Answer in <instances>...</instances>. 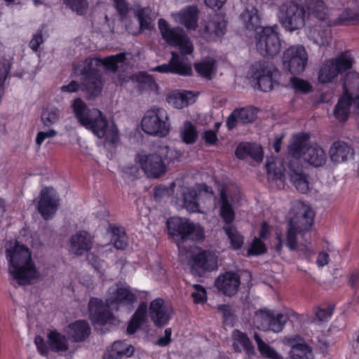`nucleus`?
<instances>
[{
	"label": "nucleus",
	"mask_w": 359,
	"mask_h": 359,
	"mask_svg": "<svg viewBox=\"0 0 359 359\" xmlns=\"http://www.w3.org/2000/svg\"><path fill=\"white\" fill-rule=\"evenodd\" d=\"M56 135L57 131L52 128L49 129L48 131L39 132L36 137V142L40 146L46 138H52Z\"/></svg>",
	"instance_id": "obj_60"
},
{
	"label": "nucleus",
	"mask_w": 359,
	"mask_h": 359,
	"mask_svg": "<svg viewBox=\"0 0 359 359\" xmlns=\"http://www.w3.org/2000/svg\"><path fill=\"white\" fill-rule=\"evenodd\" d=\"M254 338L257 343L258 350L263 357L269 359H283L281 355L268 344L265 343L258 334L255 333Z\"/></svg>",
	"instance_id": "obj_42"
},
{
	"label": "nucleus",
	"mask_w": 359,
	"mask_h": 359,
	"mask_svg": "<svg viewBox=\"0 0 359 359\" xmlns=\"http://www.w3.org/2000/svg\"><path fill=\"white\" fill-rule=\"evenodd\" d=\"M11 69V61L7 59H4L0 61V82H4L6 76H8Z\"/></svg>",
	"instance_id": "obj_59"
},
{
	"label": "nucleus",
	"mask_w": 359,
	"mask_h": 359,
	"mask_svg": "<svg viewBox=\"0 0 359 359\" xmlns=\"http://www.w3.org/2000/svg\"><path fill=\"white\" fill-rule=\"evenodd\" d=\"M353 154L352 148L346 142L337 141L330 149V156L332 162L339 163L347 161Z\"/></svg>",
	"instance_id": "obj_29"
},
{
	"label": "nucleus",
	"mask_w": 359,
	"mask_h": 359,
	"mask_svg": "<svg viewBox=\"0 0 359 359\" xmlns=\"http://www.w3.org/2000/svg\"><path fill=\"white\" fill-rule=\"evenodd\" d=\"M289 227L286 235V246L292 251L297 249V235L308 231L313 221L314 212L309 206L300 201L293 203Z\"/></svg>",
	"instance_id": "obj_3"
},
{
	"label": "nucleus",
	"mask_w": 359,
	"mask_h": 359,
	"mask_svg": "<svg viewBox=\"0 0 359 359\" xmlns=\"http://www.w3.org/2000/svg\"><path fill=\"white\" fill-rule=\"evenodd\" d=\"M243 26L249 30H256L260 26L261 17L257 8L248 3L240 15Z\"/></svg>",
	"instance_id": "obj_30"
},
{
	"label": "nucleus",
	"mask_w": 359,
	"mask_h": 359,
	"mask_svg": "<svg viewBox=\"0 0 359 359\" xmlns=\"http://www.w3.org/2000/svg\"><path fill=\"white\" fill-rule=\"evenodd\" d=\"M256 118V114L252 109L242 108L235 109L228 117L226 126L231 130L238 123L243 124L254 121Z\"/></svg>",
	"instance_id": "obj_28"
},
{
	"label": "nucleus",
	"mask_w": 359,
	"mask_h": 359,
	"mask_svg": "<svg viewBox=\"0 0 359 359\" xmlns=\"http://www.w3.org/2000/svg\"><path fill=\"white\" fill-rule=\"evenodd\" d=\"M34 344L37 348L38 351L42 355H46L48 353V348L46 346L43 339L41 336H36L34 338Z\"/></svg>",
	"instance_id": "obj_63"
},
{
	"label": "nucleus",
	"mask_w": 359,
	"mask_h": 359,
	"mask_svg": "<svg viewBox=\"0 0 359 359\" xmlns=\"http://www.w3.org/2000/svg\"><path fill=\"white\" fill-rule=\"evenodd\" d=\"M343 93L354 97V103L359 104V74L351 72L346 74L343 83Z\"/></svg>",
	"instance_id": "obj_32"
},
{
	"label": "nucleus",
	"mask_w": 359,
	"mask_h": 359,
	"mask_svg": "<svg viewBox=\"0 0 359 359\" xmlns=\"http://www.w3.org/2000/svg\"><path fill=\"white\" fill-rule=\"evenodd\" d=\"M151 13V11L149 8H139L137 10L135 15L137 18L142 29H149L152 28Z\"/></svg>",
	"instance_id": "obj_52"
},
{
	"label": "nucleus",
	"mask_w": 359,
	"mask_h": 359,
	"mask_svg": "<svg viewBox=\"0 0 359 359\" xmlns=\"http://www.w3.org/2000/svg\"><path fill=\"white\" fill-rule=\"evenodd\" d=\"M193 269L198 273L212 271L217 269V257L210 252H201L194 257Z\"/></svg>",
	"instance_id": "obj_27"
},
{
	"label": "nucleus",
	"mask_w": 359,
	"mask_h": 359,
	"mask_svg": "<svg viewBox=\"0 0 359 359\" xmlns=\"http://www.w3.org/2000/svg\"><path fill=\"white\" fill-rule=\"evenodd\" d=\"M282 62L284 69L290 73L299 74L305 69L308 55L304 46H292L283 52Z\"/></svg>",
	"instance_id": "obj_14"
},
{
	"label": "nucleus",
	"mask_w": 359,
	"mask_h": 359,
	"mask_svg": "<svg viewBox=\"0 0 359 359\" xmlns=\"http://www.w3.org/2000/svg\"><path fill=\"white\" fill-rule=\"evenodd\" d=\"M183 205L190 212H200L196 191L191 188H187L183 193Z\"/></svg>",
	"instance_id": "obj_40"
},
{
	"label": "nucleus",
	"mask_w": 359,
	"mask_h": 359,
	"mask_svg": "<svg viewBox=\"0 0 359 359\" xmlns=\"http://www.w3.org/2000/svg\"><path fill=\"white\" fill-rule=\"evenodd\" d=\"M137 300V295L130 287L125 283L111 286L106 297V305L111 310H118L120 306L132 305Z\"/></svg>",
	"instance_id": "obj_13"
},
{
	"label": "nucleus",
	"mask_w": 359,
	"mask_h": 359,
	"mask_svg": "<svg viewBox=\"0 0 359 359\" xmlns=\"http://www.w3.org/2000/svg\"><path fill=\"white\" fill-rule=\"evenodd\" d=\"M180 136L187 144H193L198 137V132L190 121H185L180 128Z\"/></svg>",
	"instance_id": "obj_46"
},
{
	"label": "nucleus",
	"mask_w": 359,
	"mask_h": 359,
	"mask_svg": "<svg viewBox=\"0 0 359 359\" xmlns=\"http://www.w3.org/2000/svg\"><path fill=\"white\" fill-rule=\"evenodd\" d=\"M202 137L204 140L205 144L208 145H214L218 140L216 131L213 130H205L203 133Z\"/></svg>",
	"instance_id": "obj_61"
},
{
	"label": "nucleus",
	"mask_w": 359,
	"mask_h": 359,
	"mask_svg": "<svg viewBox=\"0 0 359 359\" xmlns=\"http://www.w3.org/2000/svg\"><path fill=\"white\" fill-rule=\"evenodd\" d=\"M167 225L169 233L172 236H180L182 241H200L204 238L203 227L189 219L172 217L167 221Z\"/></svg>",
	"instance_id": "obj_10"
},
{
	"label": "nucleus",
	"mask_w": 359,
	"mask_h": 359,
	"mask_svg": "<svg viewBox=\"0 0 359 359\" xmlns=\"http://www.w3.org/2000/svg\"><path fill=\"white\" fill-rule=\"evenodd\" d=\"M156 150L161 156V159L165 162V165L166 163L169 164L170 163H173L179 160L182 156V153L180 151L174 148H170L165 144L158 145Z\"/></svg>",
	"instance_id": "obj_43"
},
{
	"label": "nucleus",
	"mask_w": 359,
	"mask_h": 359,
	"mask_svg": "<svg viewBox=\"0 0 359 359\" xmlns=\"http://www.w3.org/2000/svg\"><path fill=\"white\" fill-rule=\"evenodd\" d=\"M89 318L95 329L97 326L105 324L116 325V318L103 306L101 300L96 298L90 299L88 304Z\"/></svg>",
	"instance_id": "obj_18"
},
{
	"label": "nucleus",
	"mask_w": 359,
	"mask_h": 359,
	"mask_svg": "<svg viewBox=\"0 0 359 359\" xmlns=\"http://www.w3.org/2000/svg\"><path fill=\"white\" fill-rule=\"evenodd\" d=\"M60 119V111L55 107H47L41 115V121L44 127L50 128L52 125L58 122Z\"/></svg>",
	"instance_id": "obj_47"
},
{
	"label": "nucleus",
	"mask_w": 359,
	"mask_h": 359,
	"mask_svg": "<svg viewBox=\"0 0 359 359\" xmlns=\"http://www.w3.org/2000/svg\"><path fill=\"white\" fill-rule=\"evenodd\" d=\"M309 135L297 134L292 137V141L289 147L291 159L302 157L304 161L314 167H320L325 164L327 156L325 151L318 145H309Z\"/></svg>",
	"instance_id": "obj_4"
},
{
	"label": "nucleus",
	"mask_w": 359,
	"mask_h": 359,
	"mask_svg": "<svg viewBox=\"0 0 359 359\" xmlns=\"http://www.w3.org/2000/svg\"><path fill=\"white\" fill-rule=\"evenodd\" d=\"M226 235L229 240L232 248L235 250L242 247L244 243L243 236L238 231L233 225H225L223 227Z\"/></svg>",
	"instance_id": "obj_45"
},
{
	"label": "nucleus",
	"mask_w": 359,
	"mask_h": 359,
	"mask_svg": "<svg viewBox=\"0 0 359 359\" xmlns=\"http://www.w3.org/2000/svg\"><path fill=\"white\" fill-rule=\"evenodd\" d=\"M284 170L297 191L302 194L309 191L311 187L309 175L304 171L302 165L297 159H290Z\"/></svg>",
	"instance_id": "obj_16"
},
{
	"label": "nucleus",
	"mask_w": 359,
	"mask_h": 359,
	"mask_svg": "<svg viewBox=\"0 0 359 359\" xmlns=\"http://www.w3.org/2000/svg\"><path fill=\"white\" fill-rule=\"evenodd\" d=\"M232 347L236 352H241L243 350L250 351L253 349V346L248 336L238 330H233L232 333Z\"/></svg>",
	"instance_id": "obj_37"
},
{
	"label": "nucleus",
	"mask_w": 359,
	"mask_h": 359,
	"mask_svg": "<svg viewBox=\"0 0 359 359\" xmlns=\"http://www.w3.org/2000/svg\"><path fill=\"white\" fill-rule=\"evenodd\" d=\"M48 342L50 348L55 352H65L69 348L66 337L57 331L49 332Z\"/></svg>",
	"instance_id": "obj_36"
},
{
	"label": "nucleus",
	"mask_w": 359,
	"mask_h": 359,
	"mask_svg": "<svg viewBox=\"0 0 359 359\" xmlns=\"http://www.w3.org/2000/svg\"><path fill=\"white\" fill-rule=\"evenodd\" d=\"M264 243L259 239L255 238L250 248L248 249V254L249 255H259L266 252Z\"/></svg>",
	"instance_id": "obj_54"
},
{
	"label": "nucleus",
	"mask_w": 359,
	"mask_h": 359,
	"mask_svg": "<svg viewBox=\"0 0 359 359\" xmlns=\"http://www.w3.org/2000/svg\"><path fill=\"white\" fill-rule=\"evenodd\" d=\"M332 313L333 309L332 307L318 308L315 314L319 321L326 322L331 318Z\"/></svg>",
	"instance_id": "obj_57"
},
{
	"label": "nucleus",
	"mask_w": 359,
	"mask_h": 359,
	"mask_svg": "<svg viewBox=\"0 0 359 359\" xmlns=\"http://www.w3.org/2000/svg\"><path fill=\"white\" fill-rule=\"evenodd\" d=\"M251 144L248 143H241L240 144L235 151L236 156L240 158L243 159L245 157L248 156L249 150L250 149Z\"/></svg>",
	"instance_id": "obj_62"
},
{
	"label": "nucleus",
	"mask_w": 359,
	"mask_h": 359,
	"mask_svg": "<svg viewBox=\"0 0 359 359\" xmlns=\"http://www.w3.org/2000/svg\"><path fill=\"white\" fill-rule=\"evenodd\" d=\"M290 359H313L311 348L302 344L292 346L290 351Z\"/></svg>",
	"instance_id": "obj_48"
},
{
	"label": "nucleus",
	"mask_w": 359,
	"mask_h": 359,
	"mask_svg": "<svg viewBox=\"0 0 359 359\" xmlns=\"http://www.w3.org/2000/svg\"><path fill=\"white\" fill-rule=\"evenodd\" d=\"M192 98V93L189 91H175L167 96V102L169 104L177 109L187 107Z\"/></svg>",
	"instance_id": "obj_38"
},
{
	"label": "nucleus",
	"mask_w": 359,
	"mask_h": 359,
	"mask_svg": "<svg viewBox=\"0 0 359 359\" xmlns=\"http://www.w3.org/2000/svg\"><path fill=\"white\" fill-rule=\"evenodd\" d=\"M290 84L296 90L301 93H307L311 90V85L306 81L297 77L290 79Z\"/></svg>",
	"instance_id": "obj_53"
},
{
	"label": "nucleus",
	"mask_w": 359,
	"mask_h": 359,
	"mask_svg": "<svg viewBox=\"0 0 359 359\" xmlns=\"http://www.w3.org/2000/svg\"><path fill=\"white\" fill-rule=\"evenodd\" d=\"M148 312L149 318L158 327L167 325L171 318V312L161 298H156L151 302Z\"/></svg>",
	"instance_id": "obj_22"
},
{
	"label": "nucleus",
	"mask_w": 359,
	"mask_h": 359,
	"mask_svg": "<svg viewBox=\"0 0 359 359\" xmlns=\"http://www.w3.org/2000/svg\"><path fill=\"white\" fill-rule=\"evenodd\" d=\"M278 73V69L271 62L259 61L253 63L249 70V75L257 81L258 88L268 92L273 89V77Z\"/></svg>",
	"instance_id": "obj_11"
},
{
	"label": "nucleus",
	"mask_w": 359,
	"mask_h": 359,
	"mask_svg": "<svg viewBox=\"0 0 359 359\" xmlns=\"http://www.w3.org/2000/svg\"><path fill=\"white\" fill-rule=\"evenodd\" d=\"M152 70L161 73H172L182 76L190 75L192 72L190 65L184 61L183 56L175 52H172V57L168 63L156 66Z\"/></svg>",
	"instance_id": "obj_20"
},
{
	"label": "nucleus",
	"mask_w": 359,
	"mask_h": 359,
	"mask_svg": "<svg viewBox=\"0 0 359 359\" xmlns=\"http://www.w3.org/2000/svg\"><path fill=\"white\" fill-rule=\"evenodd\" d=\"M6 251L9 262L8 273L18 285L30 284L33 279L38 278L39 272L27 247L16 242Z\"/></svg>",
	"instance_id": "obj_2"
},
{
	"label": "nucleus",
	"mask_w": 359,
	"mask_h": 359,
	"mask_svg": "<svg viewBox=\"0 0 359 359\" xmlns=\"http://www.w3.org/2000/svg\"><path fill=\"white\" fill-rule=\"evenodd\" d=\"M354 97L343 93L335 105L333 114L339 121H346L351 113L352 105L359 111V104L354 103Z\"/></svg>",
	"instance_id": "obj_26"
},
{
	"label": "nucleus",
	"mask_w": 359,
	"mask_h": 359,
	"mask_svg": "<svg viewBox=\"0 0 359 359\" xmlns=\"http://www.w3.org/2000/svg\"><path fill=\"white\" fill-rule=\"evenodd\" d=\"M141 126L144 133L161 137L167 136L170 128L167 111L163 108L156 107L145 112Z\"/></svg>",
	"instance_id": "obj_7"
},
{
	"label": "nucleus",
	"mask_w": 359,
	"mask_h": 359,
	"mask_svg": "<svg viewBox=\"0 0 359 359\" xmlns=\"http://www.w3.org/2000/svg\"><path fill=\"white\" fill-rule=\"evenodd\" d=\"M67 333L74 341H83L89 336L90 328L86 321L77 320L69 325Z\"/></svg>",
	"instance_id": "obj_33"
},
{
	"label": "nucleus",
	"mask_w": 359,
	"mask_h": 359,
	"mask_svg": "<svg viewBox=\"0 0 359 359\" xmlns=\"http://www.w3.org/2000/svg\"><path fill=\"white\" fill-rule=\"evenodd\" d=\"M220 215L226 223V225H231L234 220V210L229 203V198L226 190L222 188L220 191Z\"/></svg>",
	"instance_id": "obj_35"
},
{
	"label": "nucleus",
	"mask_w": 359,
	"mask_h": 359,
	"mask_svg": "<svg viewBox=\"0 0 359 359\" xmlns=\"http://www.w3.org/2000/svg\"><path fill=\"white\" fill-rule=\"evenodd\" d=\"M241 284L240 276L234 272H226L215 280L216 287L227 296H233L238 290Z\"/></svg>",
	"instance_id": "obj_24"
},
{
	"label": "nucleus",
	"mask_w": 359,
	"mask_h": 359,
	"mask_svg": "<svg viewBox=\"0 0 359 359\" xmlns=\"http://www.w3.org/2000/svg\"><path fill=\"white\" fill-rule=\"evenodd\" d=\"M287 320V317L283 313H276L269 309H260L255 312L253 323L259 330L278 333L283 330Z\"/></svg>",
	"instance_id": "obj_12"
},
{
	"label": "nucleus",
	"mask_w": 359,
	"mask_h": 359,
	"mask_svg": "<svg viewBox=\"0 0 359 359\" xmlns=\"http://www.w3.org/2000/svg\"><path fill=\"white\" fill-rule=\"evenodd\" d=\"M226 22L224 17L220 14H215L210 20L205 22L203 27L200 29V35L207 41L214 40L216 37L224 35Z\"/></svg>",
	"instance_id": "obj_21"
},
{
	"label": "nucleus",
	"mask_w": 359,
	"mask_h": 359,
	"mask_svg": "<svg viewBox=\"0 0 359 359\" xmlns=\"http://www.w3.org/2000/svg\"><path fill=\"white\" fill-rule=\"evenodd\" d=\"M137 81L140 84V87L143 89L146 88L153 89L156 86V83L153 78L146 74H140L137 76Z\"/></svg>",
	"instance_id": "obj_56"
},
{
	"label": "nucleus",
	"mask_w": 359,
	"mask_h": 359,
	"mask_svg": "<svg viewBox=\"0 0 359 359\" xmlns=\"http://www.w3.org/2000/svg\"><path fill=\"white\" fill-rule=\"evenodd\" d=\"M71 107L79 123L90 130L98 138H104L105 142L114 145L118 140V131L113 122H109L97 109H88L79 97L72 101Z\"/></svg>",
	"instance_id": "obj_1"
},
{
	"label": "nucleus",
	"mask_w": 359,
	"mask_h": 359,
	"mask_svg": "<svg viewBox=\"0 0 359 359\" xmlns=\"http://www.w3.org/2000/svg\"><path fill=\"white\" fill-rule=\"evenodd\" d=\"M126 54L118 53L116 55H111L103 59L93 58L95 60L94 65H103L107 69L115 72L118 69V63L123 62L125 60Z\"/></svg>",
	"instance_id": "obj_39"
},
{
	"label": "nucleus",
	"mask_w": 359,
	"mask_h": 359,
	"mask_svg": "<svg viewBox=\"0 0 359 359\" xmlns=\"http://www.w3.org/2000/svg\"><path fill=\"white\" fill-rule=\"evenodd\" d=\"M194 287L195 291L192 292L191 297H193L195 303H202L206 301V292L205 288L200 285H194Z\"/></svg>",
	"instance_id": "obj_55"
},
{
	"label": "nucleus",
	"mask_w": 359,
	"mask_h": 359,
	"mask_svg": "<svg viewBox=\"0 0 359 359\" xmlns=\"http://www.w3.org/2000/svg\"><path fill=\"white\" fill-rule=\"evenodd\" d=\"M310 1L311 2L305 4L306 11L313 12L318 19L324 20L327 16V9L323 0H311Z\"/></svg>",
	"instance_id": "obj_49"
},
{
	"label": "nucleus",
	"mask_w": 359,
	"mask_h": 359,
	"mask_svg": "<svg viewBox=\"0 0 359 359\" xmlns=\"http://www.w3.org/2000/svg\"><path fill=\"white\" fill-rule=\"evenodd\" d=\"M147 309L148 307L147 303L142 302L140 304L128 325L127 332L128 334H134L137 329L146 322Z\"/></svg>",
	"instance_id": "obj_34"
},
{
	"label": "nucleus",
	"mask_w": 359,
	"mask_h": 359,
	"mask_svg": "<svg viewBox=\"0 0 359 359\" xmlns=\"http://www.w3.org/2000/svg\"><path fill=\"white\" fill-rule=\"evenodd\" d=\"M134 347L125 341H115L110 350L104 355V359H119L130 357L134 353Z\"/></svg>",
	"instance_id": "obj_31"
},
{
	"label": "nucleus",
	"mask_w": 359,
	"mask_h": 359,
	"mask_svg": "<svg viewBox=\"0 0 359 359\" xmlns=\"http://www.w3.org/2000/svg\"><path fill=\"white\" fill-rule=\"evenodd\" d=\"M268 175L270 178L273 180H279L283 182L285 177V172L281 162L276 160L272 161H268L266 164Z\"/></svg>",
	"instance_id": "obj_44"
},
{
	"label": "nucleus",
	"mask_w": 359,
	"mask_h": 359,
	"mask_svg": "<svg viewBox=\"0 0 359 359\" xmlns=\"http://www.w3.org/2000/svg\"><path fill=\"white\" fill-rule=\"evenodd\" d=\"M307 15L305 5L292 0L281 5L278 18L281 25L292 32L304 27Z\"/></svg>",
	"instance_id": "obj_6"
},
{
	"label": "nucleus",
	"mask_w": 359,
	"mask_h": 359,
	"mask_svg": "<svg viewBox=\"0 0 359 359\" xmlns=\"http://www.w3.org/2000/svg\"><path fill=\"white\" fill-rule=\"evenodd\" d=\"M95 60L89 57L74 67V73L81 76V90L88 93L89 99L98 96L102 90L101 73L94 67Z\"/></svg>",
	"instance_id": "obj_5"
},
{
	"label": "nucleus",
	"mask_w": 359,
	"mask_h": 359,
	"mask_svg": "<svg viewBox=\"0 0 359 359\" xmlns=\"http://www.w3.org/2000/svg\"><path fill=\"white\" fill-rule=\"evenodd\" d=\"M171 15L176 22L184 25L188 30H195L198 27V11L195 6H187Z\"/></svg>",
	"instance_id": "obj_25"
},
{
	"label": "nucleus",
	"mask_w": 359,
	"mask_h": 359,
	"mask_svg": "<svg viewBox=\"0 0 359 359\" xmlns=\"http://www.w3.org/2000/svg\"><path fill=\"white\" fill-rule=\"evenodd\" d=\"M353 58L347 53L326 60L318 71V81L322 83H331L339 74L351 68Z\"/></svg>",
	"instance_id": "obj_9"
},
{
	"label": "nucleus",
	"mask_w": 359,
	"mask_h": 359,
	"mask_svg": "<svg viewBox=\"0 0 359 359\" xmlns=\"http://www.w3.org/2000/svg\"><path fill=\"white\" fill-rule=\"evenodd\" d=\"M63 3L73 12L79 15L87 13L89 7L88 0H63Z\"/></svg>",
	"instance_id": "obj_50"
},
{
	"label": "nucleus",
	"mask_w": 359,
	"mask_h": 359,
	"mask_svg": "<svg viewBox=\"0 0 359 359\" xmlns=\"http://www.w3.org/2000/svg\"><path fill=\"white\" fill-rule=\"evenodd\" d=\"M331 39V32L330 29L323 30L321 33L318 32V36L314 39V41L319 46H326L329 43Z\"/></svg>",
	"instance_id": "obj_58"
},
{
	"label": "nucleus",
	"mask_w": 359,
	"mask_h": 359,
	"mask_svg": "<svg viewBox=\"0 0 359 359\" xmlns=\"http://www.w3.org/2000/svg\"><path fill=\"white\" fill-rule=\"evenodd\" d=\"M111 242L118 250H123L128 245V236L123 229L114 228L112 231Z\"/></svg>",
	"instance_id": "obj_51"
},
{
	"label": "nucleus",
	"mask_w": 359,
	"mask_h": 359,
	"mask_svg": "<svg viewBox=\"0 0 359 359\" xmlns=\"http://www.w3.org/2000/svg\"><path fill=\"white\" fill-rule=\"evenodd\" d=\"M59 205V198L51 188H44L41 191L38 210L45 219H49L56 212Z\"/></svg>",
	"instance_id": "obj_19"
},
{
	"label": "nucleus",
	"mask_w": 359,
	"mask_h": 359,
	"mask_svg": "<svg viewBox=\"0 0 359 359\" xmlns=\"http://www.w3.org/2000/svg\"><path fill=\"white\" fill-rule=\"evenodd\" d=\"M278 26L262 28L257 40L256 47L263 56H273L280 50V41L278 34Z\"/></svg>",
	"instance_id": "obj_15"
},
{
	"label": "nucleus",
	"mask_w": 359,
	"mask_h": 359,
	"mask_svg": "<svg viewBox=\"0 0 359 359\" xmlns=\"http://www.w3.org/2000/svg\"><path fill=\"white\" fill-rule=\"evenodd\" d=\"M138 162L149 177L158 178L166 172V165L156 149L149 154H138Z\"/></svg>",
	"instance_id": "obj_17"
},
{
	"label": "nucleus",
	"mask_w": 359,
	"mask_h": 359,
	"mask_svg": "<svg viewBox=\"0 0 359 359\" xmlns=\"http://www.w3.org/2000/svg\"><path fill=\"white\" fill-rule=\"evenodd\" d=\"M93 237L86 231H78L72 235L69 241V252L76 256H81L91 250Z\"/></svg>",
	"instance_id": "obj_23"
},
{
	"label": "nucleus",
	"mask_w": 359,
	"mask_h": 359,
	"mask_svg": "<svg viewBox=\"0 0 359 359\" xmlns=\"http://www.w3.org/2000/svg\"><path fill=\"white\" fill-rule=\"evenodd\" d=\"M196 71L205 79H211L215 72V61L208 58L194 65Z\"/></svg>",
	"instance_id": "obj_41"
},
{
	"label": "nucleus",
	"mask_w": 359,
	"mask_h": 359,
	"mask_svg": "<svg viewBox=\"0 0 359 359\" xmlns=\"http://www.w3.org/2000/svg\"><path fill=\"white\" fill-rule=\"evenodd\" d=\"M158 25L162 39L168 44L179 47L182 55L191 54L193 52V45L182 28L170 27L163 18L158 20Z\"/></svg>",
	"instance_id": "obj_8"
},
{
	"label": "nucleus",
	"mask_w": 359,
	"mask_h": 359,
	"mask_svg": "<svg viewBox=\"0 0 359 359\" xmlns=\"http://www.w3.org/2000/svg\"><path fill=\"white\" fill-rule=\"evenodd\" d=\"M249 156H251L256 161H260L262 159V148L260 146L257 144L250 145V149L249 150Z\"/></svg>",
	"instance_id": "obj_64"
}]
</instances>
